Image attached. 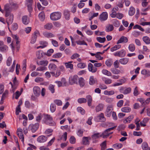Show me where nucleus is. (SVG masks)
<instances>
[{"label":"nucleus","instance_id":"obj_27","mask_svg":"<svg viewBox=\"0 0 150 150\" xmlns=\"http://www.w3.org/2000/svg\"><path fill=\"white\" fill-rule=\"evenodd\" d=\"M117 44V45H115L113 47L111 48L110 51L111 52H113L120 49L121 48V45H120L119 44Z\"/></svg>","mask_w":150,"mask_h":150},{"label":"nucleus","instance_id":"obj_46","mask_svg":"<svg viewBox=\"0 0 150 150\" xmlns=\"http://www.w3.org/2000/svg\"><path fill=\"white\" fill-rule=\"evenodd\" d=\"M77 67L79 68L83 69L86 67V63L81 62L77 64Z\"/></svg>","mask_w":150,"mask_h":150},{"label":"nucleus","instance_id":"obj_31","mask_svg":"<svg viewBox=\"0 0 150 150\" xmlns=\"http://www.w3.org/2000/svg\"><path fill=\"white\" fill-rule=\"evenodd\" d=\"M135 8L132 7L131 6L129 10V14L130 16H132L135 13Z\"/></svg>","mask_w":150,"mask_h":150},{"label":"nucleus","instance_id":"obj_53","mask_svg":"<svg viewBox=\"0 0 150 150\" xmlns=\"http://www.w3.org/2000/svg\"><path fill=\"white\" fill-rule=\"evenodd\" d=\"M122 144L121 143H116L113 145V147L116 149H120L122 146Z\"/></svg>","mask_w":150,"mask_h":150},{"label":"nucleus","instance_id":"obj_7","mask_svg":"<svg viewBox=\"0 0 150 150\" xmlns=\"http://www.w3.org/2000/svg\"><path fill=\"white\" fill-rule=\"evenodd\" d=\"M126 51L122 49L121 50L117 51L114 53V55L115 56H118L120 57H123L126 55Z\"/></svg>","mask_w":150,"mask_h":150},{"label":"nucleus","instance_id":"obj_58","mask_svg":"<svg viewBox=\"0 0 150 150\" xmlns=\"http://www.w3.org/2000/svg\"><path fill=\"white\" fill-rule=\"evenodd\" d=\"M100 146H101V150H105V149L106 148V141L103 142L101 144Z\"/></svg>","mask_w":150,"mask_h":150},{"label":"nucleus","instance_id":"obj_62","mask_svg":"<svg viewBox=\"0 0 150 150\" xmlns=\"http://www.w3.org/2000/svg\"><path fill=\"white\" fill-rule=\"evenodd\" d=\"M56 110V106L54 104H52L50 106V110L51 112H53Z\"/></svg>","mask_w":150,"mask_h":150},{"label":"nucleus","instance_id":"obj_56","mask_svg":"<svg viewBox=\"0 0 150 150\" xmlns=\"http://www.w3.org/2000/svg\"><path fill=\"white\" fill-rule=\"evenodd\" d=\"M76 43L77 45H87V44L84 40L80 41L78 40L76 42Z\"/></svg>","mask_w":150,"mask_h":150},{"label":"nucleus","instance_id":"obj_14","mask_svg":"<svg viewBox=\"0 0 150 150\" xmlns=\"http://www.w3.org/2000/svg\"><path fill=\"white\" fill-rule=\"evenodd\" d=\"M63 14L65 19L67 21L69 20L70 17V13L68 10H65L63 12Z\"/></svg>","mask_w":150,"mask_h":150},{"label":"nucleus","instance_id":"obj_13","mask_svg":"<svg viewBox=\"0 0 150 150\" xmlns=\"http://www.w3.org/2000/svg\"><path fill=\"white\" fill-rule=\"evenodd\" d=\"M113 110V109L112 105L108 106L105 112V115L108 117H110L111 116V112Z\"/></svg>","mask_w":150,"mask_h":150},{"label":"nucleus","instance_id":"obj_4","mask_svg":"<svg viewBox=\"0 0 150 150\" xmlns=\"http://www.w3.org/2000/svg\"><path fill=\"white\" fill-rule=\"evenodd\" d=\"M43 118V121L45 123H46L47 121V115L45 114H42L40 113L36 117V121L38 122L40 121Z\"/></svg>","mask_w":150,"mask_h":150},{"label":"nucleus","instance_id":"obj_23","mask_svg":"<svg viewBox=\"0 0 150 150\" xmlns=\"http://www.w3.org/2000/svg\"><path fill=\"white\" fill-rule=\"evenodd\" d=\"M141 73L142 74L146 77H149L150 76V71L149 70L144 69L141 71Z\"/></svg>","mask_w":150,"mask_h":150},{"label":"nucleus","instance_id":"obj_33","mask_svg":"<svg viewBox=\"0 0 150 150\" xmlns=\"http://www.w3.org/2000/svg\"><path fill=\"white\" fill-rule=\"evenodd\" d=\"M37 64L39 65H43L45 67L47 65V61H37Z\"/></svg>","mask_w":150,"mask_h":150},{"label":"nucleus","instance_id":"obj_61","mask_svg":"<svg viewBox=\"0 0 150 150\" xmlns=\"http://www.w3.org/2000/svg\"><path fill=\"white\" fill-rule=\"evenodd\" d=\"M19 138L21 139V141L23 142L24 140V136L23 132L17 133Z\"/></svg>","mask_w":150,"mask_h":150},{"label":"nucleus","instance_id":"obj_34","mask_svg":"<svg viewBox=\"0 0 150 150\" xmlns=\"http://www.w3.org/2000/svg\"><path fill=\"white\" fill-rule=\"evenodd\" d=\"M142 40L147 45L150 44V39L147 36H144L142 38Z\"/></svg>","mask_w":150,"mask_h":150},{"label":"nucleus","instance_id":"obj_64","mask_svg":"<svg viewBox=\"0 0 150 150\" xmlns=\"http://www.w3.org/2000/svg\"><path fill=\"white\" fill-rule=\"evenodd\" d=\"M12 63V58L11 57H9L6 61L7 65L8 66H9Z\"/></svg>","mask_w":150,"mask_h":150},{"label":"nucleus","instance_id":"obj_20","mask_svg":"<svg viewBox=\"0 0 150 150\" xmlns=\"http://www.w3.org/2000/svg\"><path fill=\"white\" fill-rule=\"evenodd\" d=\"M129 61V58H124L120 59L119 60V62L122 64L125 65L128 63Z\"/></svg>","mask_w":150,"mask_h":150},{"label":"nucleus","instance_id":"obj_42","mask_svg":"<svg viewBox=\"0 0 150 150\" xmlns=\"http://www.w3.org/2000/svg\"><path fill=\"white\" fill-rule=\"evenodd\" d=\"M4 86L2 84H0V94H6V93H8V91L6 90L4 93H3L4 91Z\"/></svg>","mask_w":150,"mask_h":150},{"label":"nucleus","instance_id":"obj_36","mask_svg":"<svg viewBox=\"0 0 150 150\" xmlns=\"http://www.w3.org/2000/svg\"><path fill=\"white\" fill-rule=\"evenodd\" d=\"M128 49L131 52H134L135 49V47L133 43L130 44L128 46Z\"/></svg>","mask_w":150,"mask_h":150},{"label":"nucleus","instance_id":"obj_6","mask_svg":"<svg viewBox=\"0 0 150 150\" xmlns=\"http://www.w3.org/2000/svg\"><path fill=\"white\" fill-rule=\"evenodd\" d=\"M4 10L5 12V16H7L11 13L12 10L11 5L10 4H6L4 6Z\"/></svg>","mask_w":150,"mask_h":150},{"label":"nucleus","instance_id":"obj_1","mask_svg":"<svg viewBox=\"0 0 150 150\" xmlns=\"http://www.w3.org/2000/svg\"><path fill=\"white\" fill-rule=\"evenodd\" d=\"M62 13L59 12H54L52 13L50 16V19L53 21H55L60 19Z\"/></svg>","mask_w":150,"mask_h":150},{"label":"nucleus","instance_id":"obj_11","mask_svg":"<svg viewBox=\"0 0 150 150\" xmlns=\"http://www.w3.org/2000/svg\"><path fill=\"white\" fill-rule=\"evenodd\" d=\"M131 88L130 87L125 88L121 87L119 89L120 93L123 94H128L130 93Z\"/></svg>","mask_w":150,"mask_h":150},{"label":"nucleus","instance_id":"obj_29","mask_svg":"<svg viewBox=\"0 0 150 150\" xmlns=\"http://www.w3.org/2000/svg\"><path fill=\"white\" fill-rule=\"evenodd\" d=\"M79 84L81 87L83 86L85 84V80L82 77L78 78Z\"/></svg>","mask_w":150,"mask_h":150},{"label":"nucleus","instance_id":"obj_16","mask_svg":"<svg viewBox=\"0 0 150 150\" xmlns=\"http://www.w3.org/2000/svg\"><path fill=\"white\" fill-rule=\"evenodd\" d=\"M104 107V105L102 103H99L95 108L96 112H98L103 110Z\"/></svg>","mask_w":150,"mask_h":150},{"label":"nucleus","instance_id":"obj_50","mask_svg":"<svg viewBox=\"0 0 150 150\" xmlns=\"http://www.w3.org/2000/svg\"><path fill=\"white\" fill-rule=\"evenodd\" d=\"M116 68H111L110 69L111 71L114 74H120V71L119 70L116 69Z\"/></svg>","mask_w":150,"mask_h":150},{"label":"nucleus","instance_id":"obj_47","mask_svg":"<svg viewBox=\"0 0 150 150\" xmlns=\"http://www.w3.org/2000/svg\"><path fill=\"white\" fill-rule=\"evenodd\" d=\"M109 131L107 130V129H106L104 132L103 133L102 136L103 137V138H107L109 135Z\"/></svg>","mask_w":150,"mask_h":150},{"label":"nucleus","instance_id":"obj_8","mask_svg":"<svg viewBox=\"0 0 150 150\" xmlns=\"http://www.w3.org/2000/svg\"><path fill=\"white\" fill-rule=\"evenodd\" d=\"M36 55L37 58L40 59L42 58H45L47 55V53H44L42 51L40 50L36 52Z\"/></svg>","mask_w":150,"mask_h":150},{"label":"nucleus","instance_id":"obj_59","mask_svg":"<svg viewBox=\"0 0 150 150\" xmlns=\"http://www.w3.org/2000/svg\"><path fill=\"white\" fill-rule=\"evenodd\" d=\"M134 29H139L142 32H144V29L142 28L141 26L138 25H135L133 28Z\"/></svg>","mask_w":150,"mask_h":150},{"label":"nucleus","instance_id":"obj_21","mask_svg":"<svg viewBox=\"0 0 150 150\" xmlns=\"http://www.w3.org/2000/svg\"><path fill=\"white\" fill-rule=\"evenodd\" d=\"M39 43L40 46H38L37 47V49L40 48H43L46 47L47 45V42L46 41H41Z\"/></svg>","mask_w":150,"mask_h":150},{"label":"nucleus","instance_id":"obj_26","mask_svg":"<svg viewBox=\"0 0 150 150\" xmlns=\"http://www.w3.org/2000/svg\"><path fill=\"white\" fill-rule=\"evenodd\" d=\"M48 68L50 70L54 72L57 68V66L53 63H51L49 64Z\"/></svg>","mask_w":150,"mask_h":150},{"label":"nucleus","instance_id":"obj_51","mask_svg":"<svg viewBox=\"0 0 150 150\" xmlns=\"http://www.w3.org/2000/svg\"><path fill=\"white\" fill-rule=\"evenodd\" d=\"M96 80L94 79L93 76H91L90 77L89 83L91 85L94 84L96 82Z\"/></svg>","mask_w":150,"mask_h":150},{"label":"nucleus","instance_id":"obj_19","mask_svg":"<svg viewBox=\"0 0 150 150\" xmlns=\"http://www.w3.org/2000/svg\"><path fill=\"white\" fill-rule=\"evenodd\" d=\"M22 21L23 23L25 25H27L30 23L29 19L28 18V16L26 15L22 17Z\"/></svg>","mask_w":150,"mask_h":150},{"label":"nucleus","instance_id":"obj_18","mask_svg":"<svg viewBox=\"0 0 150 150\" xmlns=\"http://www.w3.org/2000/svg\"><path fill=\"white\" fill-rule=\"evenodd\" d=\"M37 140L39 142L43 143L46 141L47 137L41 135L38 138Z\"/></svg>","mask_w":150,"mask_h":150},{"label":"nucleus","instance_id":"obj_63","mask_svg":"<svg viewBox=\"0 0 150 150\" xmlns=\"http://www.w3.org/2000/svg\"><path fill=\"white\" fill-rule=\"evenodd\" d=\"M78 102L80 103H84L86 102V99L85 98H80L78 99Z\"/></svg>","mask_w":150,"mask_h":150},{"label":"nucleus","instance_id":"obj_60","mask_svg":"<svg viewBox=\"0 0 150 150\" xmlns=\"http://www.w3.org/2000/svg\"><path fill=\"white\" fill-rule=\"evenodd\" d=\"M80 55L78 53H76L73 54L71 57V59H77L79 57Z\"/></svg>","mask_w":150,"mask_h":150},{"label":"nucleus","instance_id":"obj_41","mask_svg":"<svg viewBox=\"0 0 150 150\" xmlns=\"http://www.w3.org/2000/svg\"><path fill=\"white\" fill-rule=\"evenodd\" d=\"M61 72L60 70L58 69L56 71L55 74L54 72H50V73L52 76H54L55 75V77H57L60 75Z\"/></svg>","mask_w":150,"mask_h":150},{"label":"nucleus","instance_id":"obj_12","mask_svg":"<svg viewBox=\"0 0 150 150\" xmlns=\"http://www.w3.org/2000/svg\"><path fill=\"white\" fill-rule=\"evenodd\" d=\"M33 1V0H26V4L28 7V11H31L33 8L32 5Z\"/></svg>","mask_w":150,"mask_h":150},{"label":"nucleus","instance_id":"obj_48","mask_svg":"<svg viewBox=\"0 0 150 150\" xmlns=\"http://www.w3.org/2000/svg\"><path fill=\"white\" fill-rule=\"evenodd\" d=\"M113 24L114 26L118 27L120 25L119 21L117 19H115L113 20Z\"/></svg>","mask_w":150,"mask_h":150},{"label":"nucleus","instance_id":"obj_30","mask_svg":"<svg viewBox=\"0 0 150 150\" xmlns=\"http://www.w3.org/2000/svg\"><path fill=\"white\" fill-rule=\"evenodd\" d=\"M8 47L6 45H3L0 47V52H5L8 50Z\"/></svg>","mask_w":150,"mask_h":150},{"label":"nucleus","instance_id":"obj_15","mask_svg":"<svg viewBox=\"0 0 150 150\" xmlns=\"http://www.w3.org/2000/svg\"><path fill=\"white\" fill-rule=\"evenodd\" d=\"M128 41V39L127 37L122 36L117 41L116 43L117 44H119L122 43H127Z\"/></svg>","mask_w":150,"mask_h":150},{"label":"nucleus","instance_id":"obj_45","mask_svg":"<svg viewBox=\"0 0 150 150\" xmlns=\"http://www.w3.org/2000/svg\"><path fill=\"white\" fill-rule=\"evenodd\" d=\"M121 110L122 112L127 113L131 111V109L129 107H126L122 108L121 109Z\"/></svg>","mask_w":150,"mask_h":150},{"label":"nucleus","instance_id":"obj_24","mask_svg":"<svg viewBox=\"0 0 150 150\" xmlns=\"http://www.w3.org/2000/svg\"><path fill=\"white\" fill-rule=\"evenodd\" d=\"M33 90L34 94H40L41 93V89L38 86H34Z\"/></svg>","mask_w":150,"mask_h":150},{"label":"nucleus","instance_id":"obj_54","mask_svg":"<svg viewBox=\"0 0 150 150\" xmlns=\"http://www.w3.org/2000/svg\"><path fill=\"white\" fill-rule=\"evenodd\" d=\"M61 81L62 83L63 86H67L68 85V83L66 81L65 78H62L61 79Z\"/></svg>","mask_w":150,"mask_h":150},{"label":"nucleus","instance_id":"obj_3","mask_svg":"<svg viewBox=\"0 0 150 150\" xmlns=\"http://www.w3.org/2000/svg\"><path fill=\"white\" fill-rule=\"evenodd\" d=\"M39 126L38 123H36L35 124H30L28 126V129L31 131L33 133L35 132L38 129Z\"/></svg>","mask_w":150,"mask_h":150},{"label":"nucleus","instance_id":"obj_52","mask_svg":"<svg viewBox=\"0 0 150 150\" xmlns=\"http://www.w3.org/2000/svg\"><path fill=\"white\" fill-rule=\"evenodd\" d=\"M22 66V69L24 72L26 70V59H25L23 61Z\"/></svg>","mask_w":150,"mask_h":150},{"label":"nucleus","instance_id":"obj_17","mask_svg":"<svg viewBox=\"0 0 150 150\" xmlns=\"http://www.w3.org/2000/svg\"><path fill=\"white\" fill-rule=\"evenodd\" d=\"M88 69L90 71L93 73L96 72L97 71V68L94 67L93 64L90 63L88 64Z\"/></svg>","mask_w":150,"mask_h":150},{"label":"nucleus","instance_id":"obj_49","mask_svg":"<svg viewBox=\"0 0 150 150\" xmlns=\"http://www.w3.org/2000/svg\"><path fill=\"white\" fill-rule=\"evenodd\" d=\"M96 40L99 42L101 43H103L106 40V38L105 37H98L96 38Z\"/></svg>","mask_w":150,"mask_h":150},{"label":"nucleus","instance_id":"obj_22","mask_svg":"<svg viewBox=\"0 0 150 150\" xmlns=\"http://www.w3.org/2000/svg\"><path fill=\"white\" fill-rule=\"evenodd\" d=\"M73 62L72 61H70L68 62H65L64 63L65 65L67 68H69L72 70L73 69V65L71 64Z\"/></svg>","mask_w":150,"mask_h":150},{"label":"nucleus","instance_id":"obj_28","mask_svg":"<svg viewBox=\"0 0 150 150\" xmlns=\"http://www.w3.org/2000/svg\"><path fill=\"white\" fill-rule=\"evenodd\" d=\"M47 122L48 121H50V122H48L49 125L50 126H53L54 125L55 123L52 120V117L50 116V115H47Z\"/></svg>","mask_w":150,"mask_h":150},{"label":"nucleus","instance_id":"obj_35","mask_svg":"<svg viewBox=\"0 0 150 150\" xmlns=\"http://www.w3.org/2000/svg\"><path fill=\"white\" fill-rule=\"evenodd\" d=\"M38 17L40 20L43 21L45 18V16L44 12L43 11L41 12L39 14Z\"/></svg>","mask_w":150,"mask_h":150},{"label":"nucleus","instance_id":"obj_9","mask_svg":"<svg viewBox=\"0 0 150 150\" xmlns=\"http://www.w3.org/2000/svg\"><path fill=\"white\" fill-rule=\"evenodd\" d=\"M108 18V14L107 12H103L99 16V19L101 22L106 20Z\"/></svg>","mask_w":150,"mask_h":150},{"label":"nucleus","instance_id":"obj_55","mask_svg":"<svg viewBox=\"0 0 150 150\" xmlns=\"http://www.w3.org/2000/svg\"><path fill=\"white\" fill-rule=\"evenodd\" d=\"M140 32L134 31L132 33V35L135 37H137L140 35Z\"/></svg>","mask_w":150,"mask_h":150},{"label":"nucleus","instance_id":"obj_39","mask_svg":"<svg viewBox=\"0 0 150 150\" xmlns=\"http://www.w3.org/2000/svg\"><path fill=\"white\" fill-rule=\"evenodd\" d=\"M97 117L101 122H104L105 120V119L103 113H100Z\"/></svg>","mask_w":150,"mask_h":150},{"label":"nucleus","instance_id":"obj_25","mask_svg":"<svg viewBox=\"0 0 150 150\" xmlns=\"http://www.w3.org/2000/svg\"><path fill=\"white\" fill-rule=\"evenodd\" d=\"M91 139L90 137H84L82 139V142L83 144L87 145L89 144L88 140Z\"/></svg>","mask_w":150,"mask_h":150},{"label":"nucleus","instance_id":"obj_10","mask_svg":"<svg viewBox=\"0 0 150 150\" xmlns=\"http://www.w3.org/2000/svg\"><path fill=\"white\" fill-rule=\"evenodd\" d=\"M7 17L6 19V22L8 24V25L11 24L13 22V14L9 13L7 16H5Z\"/></svg>","mask_w":150,"mask_h":150},{"label":"nucleus","instance_id":"obj_37","mask_svg":"<svg viewBox=\"0 0 150 150\" xmlns=\"http://www.w3.org/2000/svg\"><path fill=\"white\" fill-rule=\"evenodd\" d=\"M114 27L112 25L109 24L106 27L105 30L107 32H109L112 31Z\"/></svg>","mask_w":150,"mask_h":150},{"label":"nucleus","instance_id":"obj_43","mask_svg":"<svg viewBox=\"0 0 150 150\" xmlns=\"http://www.w3.org/2000/svg\"><path fill=\"white\" fill-rule=\"evenodd\" d=\"M102 79L106 84H109L112 83V80L108 78L103 77L102 78Z\"/></svg>","mask_w":150,"mask_h":150},{"label":"nucleus","instance_id":"obj_2","mask_svg":"<svg viewBox=\"0 0 150 150\" xmlns=\"http://www.w3.org/2000/svg\"><path fill=\"white\" fill-rule=\"evenodd\" d=\"M79 77L76 75L71 76L69 77V83L70 85H73L74 84L78 83V80Z\"/></svg>","mask_w":150,"mask_h":150},{"label":"nucleus","instance_id":"obj_57","mask_svg":"<svg viewBox=\"0 0 150 150\" xmlns=\"http://www.w3.org/2000/svg\"><path fill=\"white\" fill-rule=\"evenodd\" d=\"M142 149L143 150H147L148 149V146L147 144L145 142H144L142 144Z\"/></svg>","mask_w":150,"mask_h":150},{"label":"nucleus","instance_id":"obj_40","mask_svg":"<svg viewBox=\"0 0 150 150\" xmlns=\"http://www.w3.org/2000/svg\"><path fill=\"white\" fill-rule=\"evenodd\" d=\"M102 73L105 75L110 76L112 75L111 73L109 71L105 69H103L102 71Z\"/></svg>","mask_w":150,"mask_h":150},{"label":"nucleus","instance_id":"obj_44","mask_svg":"<svg viewBox=\"0 0 150 150\" xmlns=\"http://www.w3.org/2000/svg\"><path fill=\"white\" fill-rule=\"evenodd\" d=\"M149 119L147 118H144L142 122H140L141 126L144 127L146 126V124L149 121Z\"/></svg>","mask_w":150,"mask_h":150},{"label":"nucleus","instance_id":"obj_5","mask_svg":"<svg viewBox=\"0 0 150 150\" xmlns=\"http://www.w3.org/2000/svg\"><path fill=\"white\" fill-rule=\"evenodd\" d=\"M40 33L38 30H36L34 32L32 36V38L30 42L32 44H34L36 41V39L38 37L40 36Z\"/></svg>","mask_w":150,"mask_h":150},{"label":"nucleus","instance_id":"obj_38","mask_svg":"<svg viewBox=\"0 0 150 150\" xmlns=\"http://www.w3.org/2000/svg\"><path fill=\"white\" fill-rule=\"evenodd\" d=\"M25 106L27 108H30L31 107H33L34 104L32 103H30V102L28 100L25 101Z\"/></svg>","mask_w":150,"mask_h":150},{"label":"nucleus","instance_id":"obj_32","mask_svg":"<svg viewBox=\"0 0 150 150\" xmlns=\"http://www.w3.org/2000/svg\"><path fill=\"white\" fill-rule=\"evenodd\" d=\"M86 99L87 100L88 105V106H90L91 105L92 99L91 96L88 95L86 96Z\"/></svg>","mask_w":150,"mask_h":150}]
</instances>
